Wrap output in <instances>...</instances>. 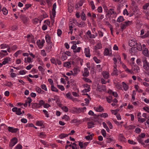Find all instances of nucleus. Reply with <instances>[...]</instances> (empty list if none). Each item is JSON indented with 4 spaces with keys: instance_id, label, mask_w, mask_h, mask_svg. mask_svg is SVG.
<instances>
[{
    "instance_id": "nucleus-17",
    "label": "nucleus",
    "mask_w": 149,
    "mask_h": 149,
    "mask_svg": "<svg viewBox=\"0 0 149 149\" xmlns=\"http://www.w3.org/2000/svg\"><path fill=\"white\" fill-rule=\"evenodd\" d=\"M31 104L32 107L33 109L40 108V106H39L38 103H32Z\"/></svg>"
},
{
    "instance_id": "nucleus-1",
    "label": "nucleus",
    "mask_w": 149,
    "mask_h": 149,
    "mask_svg": "<svg viewBox=\"0 0 149 149\" xmlns=\"http://www.w3.org/2000/svg\"><path fill=\"white\" fill-rule=\"evenodd\" d=\"M142 61L143 63V67L144 69L148 71L149 70V63L147 61L146 58V57L143 58Z\"/></svg>"
},
{
    "instance_id": "nucleus-14",
    "label": "nucleus",
    "mask_w": 149,
    "mask_h": 149,
    "mask_svg": "<svg viewBox=\"0 0 149 149\" xmlns=\"http://www.w3.org/2000/svg\"><path fill=\"white\" fill-rule=\"evenodd\" d=\"M102 74L103 77L105 79H107L109 77V73L107 72H102Z\"/></svg>"
},
{
    "instance_id": "nucleus-42",
    "label": "nucleus",
    "mask_w": 149,
    "mask_h": 149,
    "mask_svg": "<svg viewBox=\"0 0 149 149\" xmlns=\"http://www.w3.org/2000/svg\"><path fill=\"white\" fill-rule=\"evenodd\" d=\"M62 109L65 112H67L68 111V108L66 106H63L62 107H61Z\"/></svg>"
},
{
    "instance_id": "nucleus-21",
    "label": "nucleus",
    "mask_w": 149,
    "mask_h": 149,
    "mask_svg": "<svg viewBox=\"0 0 149 149\" xmlns=\"http://www.w3.org/2000/svg\"><path fill=\"white\" fill-rule=\"evenodd\" d=\"M81 17L83 20L85 21L86 19V16L84 11H82L81 14Z\"/></svg>"
},
{
    "instance_id": "nucleus-50",
    "label": "nucleus",
    "mask_w": 149,
    "mask_h": 149,
    "mask_svg": "<svg viewBox=\"0 0 149 149\" xmlns=\"http://www.w3.org/2000/svg\"><path fill=\"white\" fill-rule=\"evenodd\" d=\"M36 124L37 125L39 126H42L43 125V124L42 123L41 121H37L36 123Z\"/></svg>"
},
{
    "instance_id": "nucleus-52",
    "label": "nucleus",
    "mask_w": 149,
    "mask_h": 149,
    "mask_svg": "<svg viewBox=\"0 0 149 149\" xmlns=\"http://www.w3.org/2000/svg\"><path fill=\"white\" fill-rule=\"evenodd\" d=\"M81 49V47H78L76 50H74L73 52L74 53L76 52H79L80 51Z\"/></svg>"
},
{
    "instance_id": "nucleus-16",
    "label": "nucleus",
    "mask_w": 149,
    "mask_h": 149,
    "mask_svg": "<svg viewBox=\"0 0 149 149\" xmlns=\"http://www.w3.org/2000/svg\"><path fill=\"white\" fill-rule=\"evenodd\" d=\"M102 48V44L100 43H98L95 46V50L100 49Z\"/></svg>"
},
{
    "instance_id": "nucleus-11",
    "label": "nucleus",
    "mask_w": 149,
    "mask_h": 149,
    "mask_svg": "<svg viewBox=\"0 0 149 149\" xmlns=\"http://www.w3.org/2000/svg\"><path fill=\"white\" fill-rule=\"evenodd\" d=\"M89 72L87 68H84V72L83 74V76L84 77H87L89 75Z\"/></svg>"
},
{
    "instance_id": "nucleus-64",
    "label": "nucleus",
    "mask_w": 149,
    "mask_h": 149,
    "mask_svg": "<svg viewBox=\"0 0 149 149\" xmlns=\"http://www.w3.org/2000/svg\"><path fill=\"white\" fill-rule=\"evenodd\" d=\"M33 65L30 64L29 65L27 66L26 67V68L28 70H30L33 67Z\"/></svg>"
},
{
    "instance_id": "nucleus-27",
    "label": "nucleus",
    "mask_w": 149,
    "mask_h": 149,
    "mask_svg": "<svg viewBox=\"0 0 149 149\" xmlns=\"http://www.w3.org/2000/svg\"><path fill=\"white\" fill-rule=\"evenodd\" d=\"M122 84L124 90L125 91L127 90L129 88L128 86L124 82H123Z\"/></svg>"
},
{
    "instance_id": "nucleus-29",
    "label": "nucleus",
    "mask_w": 149,
    "mask_h": 149,
    "mask_svg": "<svg viewBox=\"0 0 149 149\" xmlns=\"http://www.w3.org/2000/svg\"><path fill=\"white\" fill-rule=\"evenodd\" d=\"M51 89L52 91L56 92H58V90L53 85H52L51 86Z\"/></svg>"
},
{
    "instance_id": "nucleus-22",
    "label": "nucleus",
    "mask_w": 149,
    "mask_h": 149,
    "mask_svg": "<svg viewBox=\"0 0 149 149\" xmlns=\"http://www.w3.org/2000/svg\"><path fill=\"white\" fill-rule=\"evenodd\" d=\"M133 70L137 72H138V70H139V68L136 64L134 65V66Z\"/></svg>"
},
{
    "instance_id": "nucleus-2",
    "label": "nucleus",
    "mask_w": 149,
    "mask_h": 149,
    "mask_svg": "<svg viewBox=\"0 0 149 149\" xmlns=\"http://www.w3.org/2000/svg\"><path fill=\"white\" fill-rule=\"evenodd\" d=\"M56 8V3H54L53 6V8L52 9V15L53 17H52V15H50V18L53 21L52 23H53L54 22V18L56 15V12L55 9Z\"/></svg>"
},
{
    "instance_id": "nucleus-38",
    "label": "nucleus",
    "mask_w": 149,
    "mask_h": 149,
    "mask_svg": "<svg viewBox=\"0 0 149 149\" xmlns=\"http://www.w3.org/2000/svg\"><path fill=\"white\" fill-rule=\"evenodd\" d=\"M93 59L95 62L97 63H100L101 62L100 60L98 59L97 57L95 56L93 57Z\"/></svg>"
},
{
    "instance_id": "nucleus-57",
    "label": "nucleus",
    "mask_w": 149,
    "mask_h": 149,
    "mask_svg": "<svg viewBox=\"0 0 149 149\" xmlns=\"http://www.w3.org/2000/svg\"><path fill=\"white\" fill-rule=\"evenodd\" d=\"M149 6V3H147L143 6V9L144 10L146 9Z\"/></svg>"
},
{
    "instance_id": "nucleus-60",
    "label": "nucleus",
    "mask_w": 149,
    "mask_h": 149,
    "mask_svg": "<svg viewBox=\"0 0 149 149\" xmlns=\"http://www.w3.org/2000/svg\"><path fill=\"white\" fill-rule=\"evenodd\" d=\"M143 109L147 112L149 113V107H144L143 108Z\"/></svg>"
},
{
    "instance_id": "nucleus-7",
    "label": "nucleus",
    "mask_w": 149,
    "mask_h": 149,
    "mask_svg": "<svg viewBox=\"0 0 149 149\" xmlns=\"http://www.w3.org/2000/svg\"><path fill=\"white\" fill-rule=\"evenodd\" d=\"M8 130L9 132L12 133H16L19 130V129L18 128H14L13 127H8Z\"/></svg>"
},
{
    "instance_id": "nucleus-56",
    "label": "nucleus",
    "mask_w": 149,
    "mask_h": 149,
    "mask_svg": "<svg viewBox=\"0 0 149 149\" xmlns=\"http://www.w3.org/2000/svg\"><path fill=\"white\" fill-rule=\"evenodd\" d=\"M43 112L45 113L46 116L47 118L49 117V114L48 112L45 110H43Z\"/></svg>"
},
{
    "instance_id": "nucleus-30",
    "label": "nucleus",
    "mask_w": 149,
    "mask_h": 149,
    "mask_svg": "<svg viewBox=\"0 0 149 149\" xmlns=\"http://www.w3.org/2000/svg\"><path fill=\"white\" fill-rule=\"evenodd\" d=\"M137 139L141 144L143 145H145L144 143L143 142V140L140 137H137Z\"/></svg>"
},
{
    "instance_id": "nucleus-9",
    "label": "nucleus",
    "mask_w": 149,
    "mask_h": 149,
    "mask_svg": "<svg viewBox=\"0 0 149 149\" xmlns=\"http://www.w3.org/2000/svg\"><path fill=\"white\" fill-rule=\"evenodd\" d=\"M20 18L23 21L24 24H26L28 20V18L24 15H21Z\"/></svg>"
},
{
    "instance_id": "nucleus-53",
    "label": "nucleus",
    "mask_w": 149,
    "mask_h": 149,
    "mask_svg": "<svg viewBox=\"0 0 149 149\" xmlns=\"http://www.w3.org/2000/svg\"><path fill=\"white\" fill-rule=\"evenodd\" d=\"M138 121H139L140 120L141 122L142 123H143L146 120V119L145 118H141L140 117H138Z\"/></svg>"
},
{
    "instance_id": "nucleus-46",
    "label": "nucleus",
    "mask_w": 149,
    "mask_h": 149,
    "mask_svg": "<svg viewBox=\"0 0 149 149\" xmlns=\"http://www.w3.org/2000/svg\"><path fill=\"white\" fill-rule=\"evenodd\" d=\"M148 36H149V31H148L145 34V35L141 36V37L143 38H144Z\"/></svg>"
},
{
    "instance_id": "nucleus-8",
    "label": "nucleus",
    "mask_w": 149,
    "mask_h": 149,
    "mask_svg": "<svg viewBox=\"0 0 149 149\" xmlns=\"http://www.w3.org/2000/svg\"><path fill=\"white\" fill-rule=\"evenodd\" d=\"M137 42L135 39H133L132 40L129 41V45L130 47L134 46L136 44Z\"/></svg>"
},
{
    "instance_id": "nucleus-55",
    "label": "nucleus",
    "mask_w": 149,
    "mask_h": 149,
    "mask_svg": "<svg viewBox=\"0 0 149 149\" xmlns=\"http://www.w3.org/2000/svg\"><path fill=\"white\" fill-rule=\"evenodd\" d=\"M41 88H42L45 91H47V88L45 84H43L41 85Z\"/></svg>"
},
{
    "instance_id": "nucleus-33",
    "label": "nucleus",
    "mask_w": 149,
    "mask_h": 149,
    "mask_svg": "<svg viewBox=\"0 0 149 149\" xmlns=\"http://www.w3.org/2000/svg\"><path fill=\"white\" fill-rule=\"evenodd\" d=\"M113 75H118V71L117 68H115L113 69V73H112Z\"/></svg>"
},
{
    "instance_id": "nucleus-3",
    "label": "nucleus",
    "mask_w": 149,
    "mask_h": 149,
    "mask_svg": "<svg viewBox=\"0 0 149 149\" xmlns=\"http://www.w3.org/2000/svg\"><path fill=\"white\" fill-rule=\"evenodd\" d=\"M96 90L97 91H99L100 92L105 91L106 90V86L104 85L101 86L100 85L98 84Z\"/></svg>"
},
{
    "instance_id": "nucleus-45",
    "label": "nucleus",
    "mask_w": 149,
    "mask_h": 149,
    "mask_svg": "<svg viewBox=\"0 0 149 149\" xmlns=\"http://www.w3.org/2000/svg\"><path fill=\"white\" fill-rule=\"evenodd\" d=\"M84 2V0H80L79 2L77 3L79 6H82Z\"/></svg>"
},
{
    "instance_id": "nucleus-12",
    "label": "nucleus",
    "mask_w": 149,
    "mask_h": 149,
    "mask_svg": "<svg viewBox=\"0 0 149 149\" xmlns=\"http://www.w3.org/2000/svg\"><path fill=\"white\" fill-rule=\"evenodd\" d=\"M137 51L136 47H133L131 48V49L129 50L130 53L131 54H134V53L136 52Z\"/></svg>"
},
{
    "instance_id": "nucleus-47",
    "label": "nucleus",
    "mask_w": 149,
    "mask_h": 149,
    "mask_svg": "<svg viewBox=\"0 0 149 149\" xmlns=\"http://www.w3.org/2000/svg\"><path fill=\"white\" fill-rule=\"evenodd\" d=\"M108 115L106 113H102L101 114V117L104 118H105L108 117Z\"/></svg>"
},
{
    "instance_id": "nucleus-6",
    "label": "nucleus",
    "mask_w": 149,
    "mask_h": 149,
    "mask_svg": "<svg viewBox=\"0 0 149 149\" xmlns=\"http://www.w3.org/2000/svg\"><path fill=\"white\" fill-rule=\"evenodd\" d=\"M131 22L130 21H126L123 23L122 24V25L120 26L121 29H122V31L124 29L127 27V26L130 25V23Z\"/></svg>"
},
{
    "instance_id": "nucleus-24",
    "label": "nucleus",
    "mask_w": 149,
    "mask_h": 149,
    "mask_svg": "<svg viewBox=\"0 0 149 149\" xmlns=\"http://www.w3.org/2000/svg\"><path fill=\"white\" fill-rule=\"evenodd\" d=\"M125 19L122 16H120L117 19V21L119 22H122Z\"/></svg>"
},
{
    "instance_id": "nucleus-18",
    "label": "nucleus",
    "mask_w": 149,
    "mask_h": 149,
    "mask_svg": "<svg viewBox=\"0 0 149 149\" xmlns=\"http://www.w3.org/2000/svg\"><path fill=\"white\" fill-rule=\"evenodd\" d=\"M107 142L109 143H110L111 142L113 141H115V140L114 139L113 137L110 138L108 136H107Z\"/></svg>"
},
{
    "instance_id": "nucleus-58",
    "label": "nucleus",
    "mask_w": 149,
    "mask_h": 149,
    "mask_svg": "<svg viewBox=\"0 0 149 149\" xmlns=\"http://www.w3.org/2000/svg\"><path fill=\"white\" fill-rule=\"evenodd\" d=\"M22 52V51L21 50H19L17 52H16L15 54V56L16 57H17L19 54L21 53Z\"/></svg>"
},
{
    "instance_id": "nucleus-63",
    "label": "nucleus",
    "mask_w": 149,
    "mask_h": 149,
    "mask_svg": "<svg viewBox=\"0 0 149 149\" xmlns=\"http://www.w3.org/2000/svg\"><path fill=\"white\" fill-rule=\"evenodd\" d=\"M97 10L98 12L99 13H101L102 12V8L101 6L98 7Z\"/></svg>"
},
{
    "instance_id": "nucleus-43",
    "label": "nucleus",
    "mask_w": 149,
    "mask_h": 149,
    "mask_svg": "<svg viewBox=\"0 0 149 149\" xmlns=\"http://www.w3.org/2000/svg\"><path fill=\"white\" fill-rule=\"evenodd\" d=\"M120 139L121 141H124L125 138L123 134H120L119 135Z\"/></svg>"
},
{
    "instance_id": "nucleus-39",
    "label": "nucleus",
    "mask_w": 149,
    "mask_h": 149,
    "mask_svg": "<svg viewBox=\"0 0 149 149\" xmlns=\"http://www.w3.org/2000/svg\"><path fill=\"white\" fill-rule=\"evenodd\" d=\"M62 119H65L66 121H68L69 120V116L66 115H65L62 117Z\"/></svg>"
},
{
    "instance_id": "nucleus-31",
    "label": "nucleus",
    "mask_w": 149,
    "mask_h": 149,
    "mask_svg": "<svg viewBox=\"0 0 149 149\" xmlns=\"http://www.w3.org/2000/svg\"><path fill=\"white\" fill-rule=\"evenodd\" d=\"M24 62L26 63L27 62L29 63L32 62L31 58L30 57H28L27 59V60H26V58H25Z\"/></svg>"
},
{
    "instance_id": "nucleus-61",
    "label": "nucleus",
    "mask_w": 149,
    "mask_h": 149,
    "mask_svg": "<svg viewBox=\"0 0 149 149\" xmlns=\"http://www.w3.org/2000/svg\"><path fill=\"white\" fill-rule=\"evenodd\" d=\"M136 63L138 65H140L141 63V59L140 58L136 60Z\"/></svg>"
},
{
    "instance_id": "nucleus-10",
    "label": "nucleus",
    "mask_w": 149,
    "mask_h": 149,
    "mask_svg": "<svg viewBox=\"0 0 149 149\" xmlns=\"http://www.w3.org/2000/svg\"><path fill=\"white\" fill-rule=\"evenodd\" d=\"M85 53L86 57H90L91 55L90 54V51L89 49L87 48H85Z\"/></svg>"
},
{
    "instance_id": "nucleus-40",
    "label": "nucleus",
    "mask_w": 149,
    "mask_h": 149,
    "mask_svg": "<svg viewBox=\"0 0 149 149\" xmlns=\"http://www.w3.org/2000/svg\"><path fill=\"white\" fill-rule=\"evenodd\" d=\"M39 105L40 106V107L42 105L45 104V102L43 100H41L39 101Z\"/></svg>"
},
{
    "instance_id": "nucleus-19",
    "label": "nucleus",
    "mask_w": 149,
    "mask_h": 149,
    "mask_svg": "<svg viewBox=\"0 0 149 149\" xmlns=\"http://www.w3.org/2000/svg\"><path fill=\"white\" fill-rule=\"evenodd\" d=\"M46 40V42L50 44H52V43L51 41L50 37L49 35L46 36L45 37Z\"/></svg>"
},
{
    "instance_id": "nucleus-13",
    "label": "nucleus",
    "mask_w": 149,
    "mask_h": 149,
    "mask_svg": "<svg viewBox=\"0 0 149 149\" xmlns=\"http://www.w3.org/2000/svg\"><path fill=\"white\" fill-rule=\"evenodd\" d=\"M142 53L144 56L147 57H149L148 51V49H145L143 50Z\"/></svg>"
},
{
    "instance_id": "nucleus-54",
    "label": "nucleus",
    "mask_w": 149,
    "mask_h": 149,
    "mask_svg": "<svg viewBox=\"0 0 149 149\" xmlns=\"http://www.w3.org/2000/svg\"><path fill=\"white\" fill-rule=\"evenodd\" d=\"M141 130L139 128H137L135 130V132L136 133H137L138 134H139L141 132Z\"/></svg>"
},
{
    "instance_id": "nucleus-5",
    "label": "nucleus",
    "mask_w": 149,
    "mask_h": 149,
    "mask_svg": "<svg viewBox=\"0 0 149 149\" xmlns=\"http://www.w3.org/2000/svg\"><path fill=\"white\" fill-rule=\"evenodd\" d=\"M45 42V41L44 39L42 40L41 42H40V40H39L37 41L36 43L38 47L40 48H41L43 47Z\"/></svg>"
},
{
    "instance_id": "nucleus-44",
    "label": "nucleus",
    "mask_w": 149,
    "mask_h": 149,
    "mask_svg": "<svg viewBox=\"0 0 149 149\" xmlns=\"http://www.w3.org/2000/svg\"><path fill=\"white\" fill-rule=\"evenodd\" d=\"M101 133L104 137H105L106 135V133L105 130L104 129H102L101 130Z\"/></svg>"
},
{
    "instance_id": "nucleus-34",
    "label": "nucleus",
    "mask_w": 149,
    "mask_h": 149,
    "mask_svg": "<svg viewBox=\"0 0 149 149\" xmlns=\"http://www.w3.org/2000/svg\"><path fill=\"white\" fill-rule=\"evenodd\" d=\"M109 53V50L107 48H105L104 52V55L107 56Z\"/></svg>"
},
{
    "instance_id": "nucleus-35",
    "label": "nucleus",
    "mask_w": 149,
    "mask_h": 149,
    "mask_svg": "<svg viewBox=\"0 0 149 149\" xmlns=\"http://www.w3.org/2000/svg\"><path fill=\"white\" fill-rule=\"evenodd\" d=\"M119 109H117L116 110H111V111L112 113L114 114L115 115H116L117 114V112L119 111Z\"/></svg>"
},
{
    "instance_id": "nucleus-28",
    "label": "nucleus",
    "mask_w": 149,
    "mask_h": 149,
    "mask_svg": "<svg viewBox=\"0 0 149 149\" xmlns=\"http://www.w3.org/2000/svg\"><path fill=\"white\" fill-rule=\"evenodd\" d=\"M77 26L79 27H81L82 26H85V22H81L80 23H78L77 22Z\"/></svg>"
},
{
    "instance_id": "nucleus-41",
    "label": "nucleus",
    "mask_w": 149,
    "mask_h": 149,
    "mask_svg": "<svg viewBox=\"0 0 149 149\" xmlns=\"http://www.w3.org/2000/svg\"><path fill=\"white\" fill-rule=\"evenodd\" d=\"M57 87L59 89H60L62 91H64L65 89V88L64 86L61 85H57Z\"/></svg>"
},
{
    "instance_id": "nucleus-23",
    "label": "nucleus",
    "mask_w": 149,
    "mask_h": 149,
    "mask_svg": "<svg viewBox=\"0 0 149 149\" xmlns=\"http://www.w3.org/2000/svg\"><path fill=\"white\" fill-rule=\"evenodd\" d=\"M88 125V128H91L94 127V124L92 122H88L87 123Z\"/></svg>"
},
{
    "instance_id": "nucleus-36",
    "label": "nucleus",
    "mask_w": 149,
    "mask_h": 149,
    "mask_svg": "<svg viewBox=\"0 0 149 149\" xmlns=\"http://www.w3.org/2000/svg\"><path fill=\"white\" fill-rule=\"evenodd\" d=\"M2 11L3 12V13L4 15H6L8 13V10L5 8H3Z\"/></svg>"
},
{
    "instance_id": "nucleus-15",
    "label": "nucleus",
    "mask_w": 149,
    "mask_h": 149,
    "mask_svg": "<svg viewBox=\"0 0 149 149\" xmlns=\"http://www.w3.org/2000/svg\"><path fill=\"white\" fill-rule=\"evenodd\" d=\"M10 58L9 57H7L4 58V61H3L2 63L3 65H5L6 63H8L9 61L10 60Z\"/></svg>"
},
{
    "instance_id": "nucleus-51",
    "label": "nucleus",
    "mask_w": 149,
    "mask_h": 149,
    "mask_svg": "<svg viewBox=\"0 0 149 149\" xmlns=\"http://www.w3.org/2000/svg\"><path fill=\"white\" fill-rule=\"evenodd\" d=\"M128 142L129 143L132 144H136V143L135 141H134L132 140H128Z\"/></svg>"
},
{
    "instance_id": "nucleus-59",
    "label": "nucleus",
    "mask_w": 149,
    "mask_h": 149,
    "mask_svg": "<svg viewBox=\"0 0 149 149\" xmlns=\"http://www.w3.org/2000/svg\"><path fill=\"white\" fill-rule=\"evenodd\" d=\"M22 146L20 144H18L16 146L15 148L16 149H22Z\"/></svg>"
},
{
    "instance_id": "nucleus-37",
    "label": "nucleus",
    "mask_w": 149,
    "mask_h": 149,
    "mask_svg": "<svg viewBox=\"0 0 149 149\" xmlns=\"http://www.w3.org/2000/svg\"><path fill=\"white\" fill-rule=\"evenodd\" d=\"M66 96L67 98H68L72 100V97L70 93H67L66 94Z\"/></svg>"
},
{
    "instance_id": "nucleus-26",
    "label": "nucleus",
    "mask_w": 149,
    "mask_h": 149,
    "mask_svg": "<svg viewBox=\"0 0 149 149\" xmlns=\"http://www.w3.org/2000/svg\"><path fill=\"white\" fill-rule=\"evenodd\" d=\"M71 64L69 62H67L65 63H64V66L68 67V68H69L70 67H71L70 65Z\"/></svg>"
},
{
    "instance_id": "nucleus-49",
    "label": "nucleus",
    "mask_w": 149,
    "mask_h": 149,
    "mask_svg": "<svg viewBox=\"0 0 149 149\" xmlns=\"http://www.w3.org/2000/svg\"><path fill=\"white\" fill-rule=\"evenodd\" d=\"M78 108H74L72 109V111L77 113H79V111H78Z\"/></svg>"
},
{
    "instance_id": "nucleus-20",
    "label": "nucleus",
    "mask_w": 149,
    "mask_h": 149,
    "mask_svg": "<svg viewBox=\"0 0 149 149\" xmlns=\"http://www.w3.org/2000/svg\"><path fill=\"white\" fill-rule=\"evenodd\" d=\"M136 48L137 50L141 51L142 50V46L140 43H137L136 44Z\"/></svg>"
},
{
    "instance_id": "nucleus-48",
    "label": "nucleus",
    "mask_w": 149,
    "mask_h": 149,
    "mask_svg": "<svg viewBox=\"0 0 149 149\" xmlns=\"http://www.w3.org/2000/svg\"><path fill=\"white\" fill-rule=\"evenodd\" d=\"M83 79L85 81L87 82H91V80L85 77H83Z\"/></svg>"
},
{
    "instance_id": "nucleus-32",
    "label": "nucleus",
    "mask_w": 149,
    "mask_h": 149,
    "mask_svg": "<svg viewBox=\"0 0 149 149\" xmlns=\"http://www.w3.org/2000/svg\"><path fill=\"white\" fill-rule=\"evenodd\" d=\"M36 91L39 93H41V92H44V91L42 90L40 88L37 87L36 89Z\"/></svg>"
},
{
    "instance_id": "nucleus-62",
    "label": "nucleus",
    "mask_w": 149,
    "mask_h": 149,
    "mask_svg": "<svg viewBox=\"0 0 149 149\" xmlns=\"http://www.w3.org/2000/svg\"><path fill=\"white\" fill-rule=\"evenodd\" d=\"M79 145L81 148H84L83 142H79Z\"/></svg>"
},
{
    "instance_id": "nucleus-4",
    "label": "nucleus",
    "mask_w": 149,
    "mask_h": 149,
    "mask_svg": "<svg viewBox=\"0 0 149 149\" xmlns=\"http://www.w3.org/2000/svg\"><path fill=\"white\" fill-rule=\"evenodd\" d=\"M17 142V139L16 137L13 138L10 143L9 146L12 147L15 145Z\"/></svg>"
},
{
    "instance_id": "nucleus-25",
    "label": "nucleus",
    "mask_w": 149,
    "mask_h": 149,
    "mask_svg": "<svg viewBox=\"0 0 149 149\" xmlns=\"http://www.w3.org/2000/svg\"><path fill=\"white\" fill-rule=\"evenodd\" d=\"M96 110L97 112H101L102 111L104 110V109L101 106H99V107L96 108Z\"/></svg>"
}]
</instances>
